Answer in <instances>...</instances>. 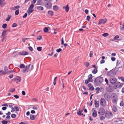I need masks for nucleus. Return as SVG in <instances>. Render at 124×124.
<instances>
[{
	"label": "nucleus",
	"mask_w": 124,
	"mask_h": 124,
	"mask_svg": "<svg viewBox=\"0 0 124 124\" xmlns=\"http://www.w3.org/2000/svg\"><path fill=\"white\" fill-rule=\"evenodd\" d=\"M111 99L112 103L114 104H116L117 103L118 98L115 94L113 93L112 94Z\"/></svg>",
	"instance_id": "obj_1"
},
{
	"label": "nucleus",
	"mask_w": 124,
	"mask_h": 124,
	"mask_svg": "<svg viewBox=\"0 0 124 124\" xmlns=\"http://www.w3.org/2000/svg\"><path fill=\"white\" fill-rule=\"evenodd\" d=\"M102 77H97L94 80V82L97 85H99L101 84L103 81Z\"/></svg>",
	"instance_id": "obj_2"
},
{
	"label": "nucleus",
	"mask_w": 124,
	"mask_h": 124,
	"mask_svg": "<svg viewBox=\"0 0 124 124\" xmlns=\"http://www.w3.org/2000/svg\"><path fill=\"white\" fill-rule=\"evenodd\" d=\"M30 64L27 65L23 69V73H27L28 72V71H31L32 69V67H33V65L31 66V68L30 69H29V67L30 66Z\"/></svg>",
	"instance_id": "obj_3"
},
{
	"label": "nucleus",
	"mask_w": 124,
	"mask_h": 124,
	"mask_svg": "<svg viewBox=\"0 0 124 124\" xmlns=\"http://www.w3.org/2000/svg\"><path fill=\"white\" fill-rule=\"evenodd\" d=\"M124 83H121L119 82H117L114 86V87L115 89L121 88L122 87L124 84Z\"/></svg>",
	"instance_id": "obj_4"
},
{
	"label": "nucleus",
	"mask_w": 124,
	"mask_h": 124,
	"mask_svg": "<svg viewBox=\"0 0 124 124\" xmlns=\"http://www.w3.org/2000/svg\"><path fill=\"white\" fill-rule=\"evenodd\" d=\"M100 105L103 107H105L106 104V102L105 100L103 98L101 99L100 101Z\"/></svg>",
	"instance_id": "obj_5"
},
{
	"label": "nucleus",
	"mask_w": 124,
	"mask_h": 124,
	"mask_svg": "<svg viewBox=\"0 0 124 124\" xmlns=\"http://www.w3.org/2000/svg\"><path fill=\"white\" fill-rule=\"evenodd\" d=\"M105 112V110L103 108H100L98 113L100 115H102L104 114Z\"/></svg>",
	"instance_id": "obj_6"
},
{
	"label": "nucleus",
	"mask_w": 124,
	"mask_h": 124,
	"mask_svg": "<svg viewBox=\"0 0 124 124\" xmlns=\"http://www.w3.org/2000/svg\"><path fill=\"white\" fill-rule=\"evenodd\" d=\"M116 81L117 79L115 78H111L109 80L110 82L112 85L115 84Z\"/></svg>",
	"instance_id": "obj_7"
},
{
	"label": "nucleus",
	"mask_w": 124,
	"mask_h": 124,
	"mask_svg": "<svg viewBox=\"0 0 124 124\" xmlns=\"http://www.w3.org/2000/svg\"><path fill=\"white\" fill-rule=\"evenodd\" d=\"M107 20V19L106 18L101 19L100 20L98 24L99 25L101 24H105Z\"/></svg>",
	"instance_id": "obj_8"
},
{
	"label": "nucleus",
	"mask_w": 124,
	"mask_h": 124,
	"mask_svg": "<svg viewBox=\"0 0 124 124\" xmlns=\"http://www.w3.org/2000/svg\"><path fill=\"white\" fill-rule=\"evenodd\" d=\"M45 6L47 9L51 8L52 7V3L50 2H47L45 4Z\"/></svg>",
	"instance_id": "obj_9"
},
{
	"label": "nucleus",
	"mask_w": 124,
	"mask_h": 124,
	"mask_svg": "<svg viewBox=\"0 0 124 124\" xmlns=\"http://www.w3.org/2000/svg\"><path fill=\"white\" fill-rule=\"evenodd\" d=\"M21 79L20 77L18 76L12 79V81H17L16 82V83H17L18 82H20L21 81Z\"/></svg>",
	"instance_id": "obj_10"
},
{
	"label": "nucleus",
	"mask_w": 124,
	"mask_h": 124,
	"mask_svg": "<svg viewBox=\"0 0 124 124\" xmlns=\"http://www.w3.org/2000/svg\"><path fill=\"white\" fill-rule=\"evenodd\" d=\"M8 68L7 67L5 66L4 68V71L2 72L3 74H8V72L9 70H8Z\"/></svg>",
	"instance_id": "obj_11"
},
{
	"label": "nucleus",
	"mask_w": 124,
	"mask_h": 124,
	"mask_svg": "<svg viewBox=\"0 0 124 124\" xmlns=\"http://www.w3.org/2000/svg\"><path fill=\"white\" fill-rule=\"evenodd\" d=\"M104 97L106 100H108L110 99V95L108 93H106L104 94Z\"/></svg>",
	"instance_id": "obj_12"
},
{
	"label": "nucleus",
	"mask_w": 124,
	"mask_h": 124,
	"mask_svg": "<svg viewBox=\"0 0 124 124\" xmlns=\"http://www.w3.org/2000/svg\"><path fill=\"white\" fill-rule=\"evenodd\" d=\"M121 61L120 60H117L116 63V66H120V67H119L120 68H121L122 67V65L121 63Z\"/></svg>",
	"instance_id": "obj_13"
},
{
	"label": "nucleus",
	"mask_w": 124,
	"mask_h": 124,
	"mask_svg": "<svg viewBox=\"0 0 124 124\" xmlns=\"http://www.w3.org/2000/svg\"><path fill=\"white\" fill-rule=\"evenodd\" d=\"M106 89L108 92H111L113 91V89L110 85H108L106 87Z\"/></svg>",
	"instance_id": "obj_14"
},
{
	"label": "nucleus",
	"mask_w": 124,
	"mask_h": 124,
	"mask_svg": "<svg viewBox=\"0 0 124 124\" xmlns=\"http://www.w3.org/2000/svg\"><path fill=\"white\" fill-rule=\"evenodd\" d=\"M94 102L95 107L97 108H98L99 106V101H97L96 100H95L94 101Z\"/></svg>",
	"instance_id": "obj_15"
},
{
	"label": "nucleus",
	"mask_w": 124,
	"mask_h": 124,
	"mask_svg": "<svg viewBox=\"0 0 124 124\" xmlns=\"http://www.w3.org/2000/svg\"><path fill=\"white\" fill-rule=\"evenodd\" d=\"M112 113L110 111H107L105 115V116H112Z\"/></svg>",
	"instance_id": "obj_16"
},
{
	"label": "nucleus",
	"mask_w": 124,
	"mask_h": 124,
	"mask_svg": "<svg viewBox=\"0 0 124 124\" xmlns=\"http://www.w3.org/2000/svg\"><path fill=\"white\" fill-rule=\"evenodd\" d=\"M93 76L92 74L89 75L88 76V78L87 79L90 82H92L93 81L92 79Z\"/></svg>",
	"instance_id": "obj_17"
},
{
	"label": "nucleus",
	"mask_w": 124,
	"mask_h": 124,
	"mask_svg": "<svg viewBox=\"0 0 124 124\" xmlns=\"http://www.w3.org/2000/svg\"><path fill=\"white\" fill-rule=\"evenodd\" d=\"M94 108H93L92 109V111H93L92 116H97V112L95 110H94Z\"/></svg>",
	"instance_id": "obj_18"
},
{
	"label": "nucleus",
	"mask_w": 124,
	"mask_h": 124,
	"mask_svg": "<svg viewBox=\"0 0 124 124\" xmlns=\"http://www.w3.org/2000/svg\"><path fill=\"white\" fill-rule=\"evenodd\" d=\"M5 0H0V5L2 7L5 4Z\"/></svg>",
	"instance_id": "obj_19"
},
{
	"label": "nucleus",
	"mask_w": 124,
	"mask_h": 124,
	"mask_svg": "<svg viewBox=\"0 0 124 124\" xmlns=\"http://www.w3.org/2000/svg\"><path fill=\"white\" fill-rule=\"evenodd\" d=\"M28 54V52H26L24 51H22L21 52H20L19 54L20 55H27Z\"/></svg>",
	"instance_id": "obj_20"
},
{
	"label": "nucleus",
	"mask_w": 124,
	"mask_h": 124,
	"mask_svg": "<svg viewBox=\"0 0 124 124\" xmlns=\"http://www.w3.org/2000/svg\"><path fill=\"white\" fill-rule=\"evenodd\" d=\"M63 9H65V11L66 12H68L69 9V5L67 4L66 7H63Z\"/></svg>",
	"instance_id": "obj_21"
},
{
	"label": "nucleus",
	"mask_w": 124,
	"mask_h": 124,
	"mask_svg": "<svg viewBox=\"0 0 124 124\" xmlns=\"http://www.w3.org/2000/svg\"><path fill=\"white\" fill-rule=\"evenodd\" d=\"M112 110L115 112H116L117 111V108L116 106L114 105H113L112 106H111Z\"/></svg>",
	"instance_id": "obj_22"
},
{
	"label": "nucleus",
	"mask_w": 124,
	"mask_h": 124,
	"mask_svg": "<svg viewBox=\"0 0 124 124\" xmlns=\"http://www.w3.org/2000/svg\"><path fill=\"white\" fill-rule=\"evenodd\" d=\"M7 34V31L5 30H3L1 36L3 38H4V36Z\"/></svg>",
	"instance_id": "obj_23"
},
{
	"label": "nucleus",
	"mask_w": 124,
	"mask_h": 124,
	"mask_svg": "<svg viewBox=\"0 0 124 124\" xmlns=\"http://www.w3.org/2000/svg\"><path fill=\"white\" fill-rule=\"evenodd\" d=\"M36 8L39 11H42L44 9L41 6L37 7Z\"/></svg>",
	"instance_id": "obj_24"
},
{
	"label": "nucleus",
	"mask_w": 124,
	"mask_h": 124,
	"mask_svg": "<svg viewBox=\"0 0 124 124\" xmlns=\"http://www.w3.org/2000/svg\"><path fill=\"white\" fill-rule=\"evenodd\" d=\"M48 14L49 16H52L54 15V13L52 11L49 10L48 11Z\"/></svg>",
	"instance_id": "obj_25"
},
{
	"label": "nucleus",
	"mask_w": 124,
	"mask_h": 124,
	"mask_svg": "<svg viewBox=\"0 0 124 124\" xmlns=\"http://www.w3.org/2000/svg\"><path fill=\"white\" fill-rule=\"evenodd\" d=\"M33 11V10L31 9H29L28 8V10L27 11V12L28 14L29 15Z\"/></svg>",
	"instance_id": "obj_26"
},
{
	"label": "nucleus",
	"mask_w": 124,
	"mask_h": 124,
	"mask_svg": "<svg viewBox=\"0 0 124 124\" xmlns=\"http://www.w3.org/2000/svg\"><path fill=\"white\" fill-rule=\"evenodd\" d=\"M77 114L78 115H79V116L82 115V116H85V115H84L83 114H82V113H81V111H80L79 110V111H78L77 112Z\"/></svg>",
	"instance_id": "obj_27"
},
{
	"label": "nucleus",
	"mask_w": 124,
	"mask_h": 124,
	"mask_svg": "<svg viewBox=\"0 0 124 124\" xmlns=\"http://www.w3.org/2000/svg\"><path fill=\"white\" fill-rule=\"evenodd\" d=\"M20 6H17L14 7L12 8V10H15L16 9H18L20 8Z\"/></svg>",
	"instance_id": "obj_28"
},
{
	"label": "nucleus",
	"mask_w": 124,
	"mask_h": 124,
	"mask_svg": "<svg viewBox=\"0 0 124 124\" xmlns=\"http://www.w3.org/2000/svg\"><path fill=\"white\" fill-rule=\"evenodd\" d=\"M49 28V27H47L45 28L43 30L45 32H47L48 31V28Z\"/></svg>",
	"instance_id": "obj_29"
},
{
	"label": "nucleus",
	"mask_w": 124,
	"mask_h": 124,
	"mask_svg": "<svg viewBox=\"0 0 124 124\" xmlns=\"http://www.w3.org/2000/svg\"><path fill=\"white\" fill-rule=\"evenodd\" d=\"M53 9L54 10L56 11L58 10V8L57 6H54L53 7Z\"/></svg>",
	"instance_id": "obj_30"
},
{
	"label": "nucleus",
	"mask_w": 124,
	"mask_h": 124,
	"mask_svg": "<svg viewBox=\"0 0 124 124\" xmlns=\"http://www.w3.org/2000/svg\"><path fill=\"white\" fill-rule=\"evenodd\" d=\"M119 37V36L118 35H116V36L114 38V39H115V40H120V39H117Z\"/></svg>",
	"instance_id": "obj_31"
},
{
	"label": "nucleus",
	"mask_w": 124,
	"mask_h": 124,
	"mask_svg": "<svg viewBox=\"0 0 124 124\" xmlns=\"http://www.w3.org/2000/svg\"><path fill=\"white\" fill-rule=\"evenodd\" d=\"M57 78V77H55L54 78L53 82V84L54 85H56Z\"/></svg>",
	"instance_id": "obj_32"
},
{
	"label": "nucleus",
	"mask_w": 124,
	"mask_h": 124,
	"mask_svg": "<svg viewBox=\"0 0 124 124\" xmlns=\"http://www.w3.org/2000/svg\"><path fill=\"white\" fill-rule=\"evenodd\" d=\"M19 124H29V122L27 121L22 122L19 123Z\"/></svg>",
	"instance_id": "obj_33"
},
{
	"label": "nucleus",
	"mask_w": 124,
	"mask_h": 124,
	"mask_svg": "<svg viewBox=\"0 0 124 124\" xmlns=\"http://www.w3.org/2000/svg\"><path fill=\"white\" fill-rule=\"evenodd\" d=\"M97 72V69H95L92 71V73L93 74H95Z\"/></svg>",
	"instance_id": "obj_34"
},
{
	"label": "nucleus",
	"mask_w": 124,
	"mask_h": 124,
	"mask_svg": "<svg viewBox=\"0 0 124 124\" xmlns=\"http://www.w3.org/2000/svg\"><path fill=\"white\" fill-rule=\"evenodd\" d=\"M34 7V5L32 4H31L30 5L28 8L29 9H32Z\"/></svg>",
	"instance_id": "obj_35"
},
{
	"label": "nucleus",
	"mask_w": 124,
	"mask_h": 124,
	"mask_svg": "<svg viewBox=\"0 0 124 124\" xmlns=\"http://www.w3.org/2000/svg\"><path fill=\"white\" fill-rule=\"evenodd\" d=\"M19 10L17 9L15 11V14L16 15H18L19 13Z\"/></svg>",
	"instance_id": "obj_36"
},
{
	"label": "nucleus",
	"mask_w": 124,
	"mask_h": 124,
	"mask_svg": "<svg viewBox=\"0 0 124 124\" xmlns=\"http://www.w3.org/2000/svg\"><path fill=\"white\" fill-rule=\"evenodd\" d=\"M89 62H85L84 63V65L85 66H86L87 67H88L89 66Z\"/></svg>",
	"instance_id": "obj_37"
},
{
	"label": "nucleus",
	"mask_w": 124,
	"mask_h": 124,
	"mask_svg": "<svg viewBox=\"0 0 124 124\" xmlns=\"http://www.w3.org/2000/svg\"><path fill=\"white\" fill-rule=\"evenodd\" d=\"M109 35V34L108 33H105L103 34H102V36L104 37H106L108 36Z\"/></svg>",
	"instance_id": "obj_38"
},
{
	"label": "nucleus",
	"mask_w": 124,
	"mask_h": 124,
	"mask_svg": "<svg viewBox=\"0 0 124 124\" xmlns=\"http://www.w3.org/2000/svg\"><path fill=\"white\" fill-rule=\"evenodd\" d=\"M11 17V16H8L7 18L6 19V21H9Z\"/></svg>",
	"instance_id": "obj_39"
},
{
	"label": "nucleus",
	"mask_w": 124,
	"mask_h": 124,
	"mask_svg": "<svg viewBox=\"0 0 124 124\" xmlns=\"http://www.w3.org/2000/svg\"><path fill=\"white\" fill-rule=\"evenodd\" d=\"M1 123L3 124H7L8 123V121L4 120L2 121Z\"/></svg>",
	"instance_id": "obj_40"
},
{
	"label": "nucleus",
	"mask_w": 124,
	"mask_h": 124,
	"mask_svg": "<svg viewBox=\"0 0 124 124\" xmlns=\"http://www.w3.org/2000/svg\"><path fill=\"white\" fill-rule=\"evenodd\" d=\"M15 88H13L11 89L9 91V92H11L12 93L14 91H15Z\"/></svg>",
	"instance_id": "obj_41"
},
{
	"label": "nucleus",
	"mask_w": 124,
	"mask_h": 124,
	"mask_svg": "<svg viewBox=\"0 0 124 124\" xmlns=\"http://www.w3.org/2000/svg\"><path fill=\"white\" fill-rule=\"evenodd\" d=\"M93 51H91L90 52L89 54V56L91 57L93 55Z\"/></svg>",
	"instance_id": "obj_42"
},
{
	"label": "nucleus",
	"mask_w": 124,
	"mask_h": 124,
	"mask_svg": "<svg viewBox=\"0 0 124 124\" xmlns=\"http://www.w3.org/2000/svg\"><path fill=\"white\" fill-rule=\"evenodd\" d=\"M118 78L119 79H121L122 81L124 82V77H118Z\"/></svg>",
	"instance_id": "obj_43"
},
{
	"label": "nucleus",
	"mask_w": 124,
	"mask_h": 124,
	"mask_svg": "<svg viewBox=\"0 0 124 124\" xmlns=\"http://www.w3.org/2000/svg\"><path fill=\"white\" fill-rule=\"evenodd\" d=\"M7 25V24L4 23L2 25V27L4 29H5L6 28Z\"/></svg>",
	"instance_id": "obj_44"
},
{
	"label": "nucleus",
	"mask_w": 124,
	"mask_h": 124,
	"mask_svg": "<svg viewBox=\"0 0 124 124\" xmlns=\"http://www.w3.org/2000/svg\"><path fill=\"white\" fill-rule=\"evenodd\" d=\"M20 67L21 68H24L25 65L24 64H21L20 66Z\"/></svg>",
	"instance_id": "obj_45"
},
{
	"label": "nucleus",
	"mask_w": 124,
	"mask_h": 124,
	"mask_svg": "<svg viewBox=\"0 0 124 124\" xmlns=\"http://www.w3.org/2000/svg\"><path fill=\"white\" fill-rule=\"evenodd\" d=\"M120 29L121 30H124V21L123 23L122 26L120 27Z\"/></svg>",
	"instance_id": "obj_46"
},
{
	"label": "nucleus",
	"mask_w": 124,
	"mask_h": 124,
	"mask_svg": "<svg viewBox=\"0 0 124 124\" xmlns=\"http://www.w3.org/2000/svg\"><path fill=\"white\" fill-rule=\"evenodd\" d=\"M37 50L39 51H40L42 50V47H39L37 48Z\"/></svg>",
	"instance_id": "obj_47"
},
{
	"label": "nucleus",
	"mask_w": 124,
	"mask_h": 124,
	"mask_svg": "<svg viewBox=\"0 0 124 124\" xmlns=\"http://www.w3.org/2000/svg\"><path fill=\"white\" fill-rule=\"evenodd\" d=\"M124 105V102L123 101H122L120 103V106H123Z\"/></svg>",
	"instance_id": "obj_48"
},
{
	"label": "nucleus",
	"mask_w": 124,
	"mask_h": 124,
	"mask_svg": "<svg viewBox=\"0 0 124 124\" xmlns=\"http://www.w3.org/2000/svg\"><path fill=\"white\" fill-rule=\"evenodd\" d=\"M89 89L93 91L94 89V87L92 86L91 87H90L89 88Z\"/></svg>",
	"instance_id": "obj_49"
},
{
	"label": "nucleus",
	"mask_w": 124,
	"mask_h": 124,
	"mask_svg": "<svg viewBox=\"0 0 124 124\" xmlns=\"http://www.w3.org/2000/svg\"><path fill=\"white\" fill-rule=\"evenodd\" d=\"M28 48L29 49V50L31 51H33V49L32 47L31 46H29L28 47Z\"/></svg>",
	"instance_id": "obj_50"
},
{
	"label": "nucleus",
	"mask_w": 124,
	"mask_h": 124,
	"mask_svg": "<svg viewBox=\"0 0 124 124\" xmlns=\"http://www.w3.org/2000/svg\"><path fill=\"white\" fill-rule=\"evenodd\" d=\"M17 26V24L16 23H14L12 25V26L13 27H16Z\"/></svg>",
	"instance_id": "obj_51"
},
{
	"label": "nucleus",
	"mask_w": 124,
	"mask_h": 124,
	"mask_svg": "<svg viewBox=\"0 0 124 124\" xmlns=\"http://www.w3.org/2000/svg\"><path fill=\"white\" fill-rule=\"evenodd\" d=\"M42 36L40 35L38 36L37 38V39H38V40H40L42 39Z\"/></svg>",
	"instance_id": "obj_52"
},
{
	"label": "nucleus",
	"mask_w": 124,
	"mask_h": 124,
	"mask_svg": "<svg viewBox=\"0 0 124 124\" xmlns=\"http://www.w3.org/2000/svg\"><path fill=\"white\" fill-rule=\"evenodd\" d=\"M14 108L15 109L16 111H18L19 110V109L16 106H15L14 107Z\"/></svg>",
	"instance_id": "obj_53"
},
{
	"label": "nucleus",
	"mask_w": 124,
	"mask_h": 124,
	"mask_svg": "<svg viewBox=\"0 0 124 124\" xmlns=\"http://www.w3.org/2000/svg\"><path fill=\"white\" fill-rule=\"evenodd\" d=\"M53 48L52 49V52L50 54H48V55L50 56H52L53 54Z\"/></svg>",
	"instance_id": "obj_54"
},
{
	"label": "nucleus",
	"mask_w": 124,
	"mask_h": 124,
	"mask_svg": "<svg viewBox=\"0 0 124 124\" xmlns=\"http://www.w3.org/2000/svg\"><path fill=\"white\" fill-rule=\"evenodd\" d=\"M90 19V16H87L86 19L87 21H89Z\"/></svg>",
	"instance_id": "obj_55"
},
{
	"label": "nucleus",
	"mask_w": 124,
	"mask_h": 124,
	"mask_svg": "<svg viewBox=\"0 0 124 124\" xmlns=\"http://www.w3.org/2000/svg\"><path fill=\"white\" fill-rule=\"evenodd\" d=\"M62 50V49H61L59 48L58 49H57L56 51L58 53H59Z\"/></svg>",
	"instance_id": "obj_56"
},
{
	"label": "nucleus",
	"mask_w": 124,
	"mask_h": 124,
	"mask_svg": "<svg viewBox=\"0 0 124 124\" xmlns=\"http://www.w3.org/2000/svg\"><path fill=\"white\" fill-rule=\"evenodd\" d=\"M105 81L106 82V83L107 84H108V79L106 78H105Z\"/></svg>",
	"instance_id": "obj_57"
},
{
	"label": "nucleus",
	"mask_w": 124,
	"mask_h": 124,
	"mask_svg": "<svg viewBox=\"0 0 124 124\" xmlns=\"http://www.w3.org/2000/svg\"><path fill=\"white\" fill-rule=\"evenodd\" d=\"M90 82V81H89L88 79L86 80H85V83L86 84H87L89 82Z\"/></svg>",
	"instance_id": "obj_58"
},
{
	"label": "nucleus",
	"mask_w": 124,
	"mask_h": 124,
	"mask_svg": "<svg viewBox=\"0 0 124 124\" xmlns=\"http://www.w3.org/2000/svg\"><path fill=\"white\" fill-rule=\"evenodd\" d=\"M105 62V61L103 60H102L100 61V63L101 64Z\"/></svg>",
	"instance_id": "obj_59"
},
{
	"label": "nucleus",
	"mask_w": 124,
	"mask_h": 124,
	"mask_svg": "<svg viewBox=\"0 0 124 124\" xmlns=\"http://www.w3.org/2000/svg\"><path fill=\"white\" fill-rule=\"evenodd\" d=\"M38 108V107L37 106H33L32 108L33 109H36V110Z\"/></svg>",
	"instance_id": "obj_60"
},
{
	"label": "nucleus",
	"mask_w": 124,
	"mask_h": 124,
	"mask_svg": "<svg viewBox=\"0 0 124 124\" xmlns=\"http://www.w3.org/2000/svg\"><path fill=\"white\" fill-rule=\"evenodd\" d=\"M14 97L17 99L19 97V96L17 95H15L14 96Z\"/></svg>",
	"instance_id": "obj_61"
},
{
	"label": "nucleus",
	"mask_w": 124,
	"mask_h": 124,
	"mask_svg": "<svg viewBox=\"0 0 124 124\" xmlns=\"http://www.w3.org/2000/svg\"><path fill=\"white\" fill-rule=\"evenodd\" d=\"M14 71L13 70H12L10 71H9L8 72V74L11 73L12 72H14Z\"/></svg>",
	"instance_id": "obj_62"
},
{
	"label": "nucleus",
	"mask_w": 124,
	"mask_h": 124,
	"mask_svg": "<svg viewBox=\"0 0 124 124\" xmlns=\"http://www.w3.org/2000/svg\"><path fill=\"white\" fill-rule=\"evenodd\" d=\"M10 118V117H6V119L7 121Z\"/></svg>",
	"instance_id": "obj_63"
},
{
	"label": "nucleus",
	"mask_w": 124,
	"mask_h": 124,
	"mask_svg": "<svg viewBox=\"0 0 124 124\" xmlns=\"http://www.w3.org/2000/svg\"><path fill=\"white\" fill-rule=\"evenodd\" d=\"M27 14L26 13H25L24 14V15L23 16V18H25L27 16Z\"/></svg>",
	"instance_id": "obj_64"
}]
</instances>
